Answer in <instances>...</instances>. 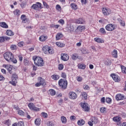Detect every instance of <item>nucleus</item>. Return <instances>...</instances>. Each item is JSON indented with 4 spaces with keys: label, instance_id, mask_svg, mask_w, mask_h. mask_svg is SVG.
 I'll return each mask as SVG.
<instances>
[{
    "label": "nucleus",
    "instance_id": "f257e3e1",
    "mask_svg": "<svg viewBox=\"0 0 126 126\" xmlns=\"http://www.w3.org/2000/svg\"><path fill=\"white\" fill-rule=\"evenodd\" d=\"M3 57L4 59H5V60L9 63L12 62V63H17V60L14 58V55H13L12 53L10 52H6L4 53Z\"/></svg>",
    "mask_w": 126,
    "mask_h": 126
},
{
    "label": "nucleus",
    "instance_id": "f03ea898",
    "mask_svg": "<svg viewBox=\"0 0 126 126\" xmlns=\"http://www.w3.org/2000/svg\"><path fill=\"white\" fill-rule=\"evenodd\" d=\"M32 60L34 62V64L37 66H43L44 65V60L41 57L33 56Z\"/></svg>",
    "mask_w": 126,
    "mask_h": 126
},
{
    "label": "nucleus",
    "instance_id": "7ed1b4c3",
    "mask_svg": "<svg viewBox=\"0 0 126 126\" xmlns=\"http://www.w3.org/2000/svg\"><path fill=\"white\" fill-rule=\"evenodd\" d=\"M43 52L46 55H48V54L50 55H53V54H54L55 52L54 51V48L51 47H49L48 45H46L43 47Z\"/></svg>",
    "mask_w": 126,
    "mask_h": 126
},
{
    "label": "nucleus",
    "instance_id": "20e7f679",
    "mask_svg": "<svg viewBox=\"0 0 126 126\" xmlns=\"http://www.w3.org/2000/svg\"><path fill=\"white\" fill-rule=\"evenodd\" d=\"M59 85L62 89L64 90L67 88V81L63 79H61L59 81Z\"/></svg>",
    "mask_w": 126,
    "mask_h": 126
},
{
    "label": "nucleus",
    "instance_id": "39448f33",
    "mask_svg": "<svg viewBox=\"0 0 126 126\" xmlns=\"http://www.w3.org/2000/svg\"><path fill=\"white\" fill-rule=\"evenodd\" d=\"M38 82L35 84V87H39L41 85L42 86H45L47 85V83H46V80L41 77H38L37 78Z\"/></svg>",
    "mask_w": 126,
    "mask_h": 126
},
{
    "label": "nucleus",
    "instance_id": "423d86ee",
    "mask_svg": "<svg viewBox=\"0 0 126 126\" xmlns=\"http://www.w3.org/2000/svg\"><path fill=\"white\" fill-rule=\"evenodd\" d=\"M31 8L34 9V10H37L39 11V10L43 8V6H42V4L41 3L37 2L35 4H32L31 6Z\"/></svg>",
    "mask_w": 126,
    "mask_h": 126
},
{
    "label": "nucleus",
    "instance_id": "0eeeda50",
    "mask_svg": "<svg viewBox=\"0 0 126 126\" xmlns=\"http://www.w3.org/2000/svg\"><path fill=\"white\" fill-rule=\"evenodd\" d=\"M28 107L32 111H34L35 112H39L40 108L36 107L34 103L31 102L28 104Z\"/></svg>",
    "mask_w": 126,
    "mask_h": 126
},
{
    "label": "nucleus",
    "instance_id": "6e6552de",
    "mask_svg": "<svg viewBox=\"0 0 126 126\" xmlns=\"http://www.w3.org/2000/svg\"><path fill=\"white\" fill-rule=\"evenodd\" d=\"M85 26L80 25L77 27L75 32L77 34H80L82 31H84L85 30Z\"/></svg>",
    "mask_w": 126,
    "mask_h": 126
},
{
    "label": "nucleus",
    "instance_id": "1a4fd4ad",
    "mask_svg": "<svg viewBox=\"0 0 126 126\" xmlns=\"http://www.w3.org/2000/svg\"><path fill=\"white\" fill-rule=\"evenodd\" d=\"M68 96L71 100H75L77 98V94L74 92H70L68 93Z\"/></svg>",
    "mask_w": 126,
    "mask_h": 126
},
{
    "label": "nucleus",
    "instance_id": "9d476101",
    "mask_svg": "<svg viewBox=\"0 0 126 126\" xmlns=\"http://www.w3.org/2000/svg\"><path fill=\"white\" fill-rule=\"evenodd\" d=\"M80 104L81 105V107L83 108L85 112H88V111L90 110V108H89V107H88V104L86 103L81 102Z\"/></svg>",
    "mask_w": 126,
    "mask_h": 126
},
{
    "label": "nucleus",
    "instance_id": "9b49d317",
    "mask_svg": "<svg viewBox=\"0 0 126 126\" xmlns=\"http://www.w3.org/2000/svg\"><path fill=\"white\" fill-rule=\"evenodd\" d=\"M105 29L107 31H109L110 32H112V31H114V30H115V26H114V25H113L112 24H108L105 27Z\"/></svg>",
    "mask_w": 126,
    "mask_h": 126
},
{
    "label": "nucleus",
    "instance_id": "f8f14e48",
    "mask_svg": "<svg viewBox=\"0 0 126 126\" xmlns=\"http://www.w3.org/2000/svg\"><path fill=\"white\" fill-rule=\"evenodd\" d=\"M69 59V56L67 54H61V60L64 62H66Z\"/></svg>",
    "mask_w": 126,
    "mask_h": 126
},
{
    "label": "nucleus",
    "instance_id": "ddd939ff",
    "mask_svg": "<svg viewBox=\"0 0 126 126\" xmlns=\"http://www.w3.org/2000/svg\"><path fill=\"white\" fill-rule=\"evenodd\" d=\"M85 20L82 18H80L75 20V23L76 24H85Z\"/></svg>",
    "mask_w": 126,
    "mask_h": 126
},
{
    "label": "nucleus",
    "instance_id": "4468645a",
    "mask_svg": "<svg viewBox=\"0 0 126 126\" xmlns=\"http://www.w3.org/2000/svg\"><path fill=\"white\" fill-rule=\"evenodd\" d=\"M9 40H10V37L8 36H3L0 37V43H4L5 41H7V42H8Z\"/></svg>",
    "mask_w": 126,
    "mask_h": 126
},
{
    "label": "nucleus",
    "instance_id": "2eb2a0df",
    "mask_svg": "<svg viewBox=\"0 0 126 126\" xmlns=\"http://www.w3.org/2000/svg\"><path fill=\"white\" fill-rule=\"evenodd\" d=\"M102 13L104 15H109V14L111 13V9H110L109 8H103Z\"/></svg>",
    "mask_w": 126,
    "mask_h": 126
},
{
    "label": "nucleus",
    "instance_id": "dca6fc26",
    "mask_svg": "<svg viewBox=\"0 0 126 126\" xmlns=\"http://www.w3.org/2000/svg\"><path fill=\"white\" fill-rule=\"evenodd\" d=\"M115 98L117 101H120L121 100H125V95L119 94L116 95Z\"/></svg>",
    "mask_w": 126,
    "mask_h": 126
},
{
    "label": "nucleus",
    "instance_id": "f3484780",
    "mask_svg": "<svg viewBox=\"0 0 126 126\" xmlns=\"http://www.w3.org/2000/svg\"><path fill=\"white\" fill-rule=\"evenodd\" d=\"M88 95L87 93L85 92H83L81 93V94L80 95V97H82V98L83 100H87L88 98Z\"/></svg>",
    "mask_w": 126,
    "mask_h": 126
},
{
    "label": "nucleus",
    "instance_id": "a211bd4d",
    "mask_svg": "<svg viewBox=\"0 0 126 126\" xmlns=\"http://www.w3.org/2000/svg\"><path fill=\"white\" fill-rule=\"evenodd\" d=\"M111 76L113 79L115 80V82H118L119 81V76H118V75L116 74H111Z\"/></svg>",
    "mask_w": 126,
    "mask_h": 126
},
{
    "label": "nucleus",
    "instance_id": "6ab92c4d",
    "mask_svg": "<svg viewBox=\"0 0 126 126\" xmlns=\"http://www.w3.org/2000/svg\"><path fill=\"white\" fill-rule=\"evenodd\" d=\"M78 67L79 69H85L86 68V65L81 63L78 64Z\"/></svg>",
    "mask_w": 126,
    "mask_h": 126
},
{
    "label": "nucleus",
    "instance_id": "aec40b11",
    "mask_svg": "<svg viewBox=\"0 0 126 126\" xmlns=\"http://www.w3.org/2000/svg\"><path fill=\"white\" fill-rule=\"evenodd\" d=\"M63 33H62V32H59L56 35V39L57 40H61V39H62V38H63Z\"/></svg>",
    "mask_w": 126,
    "mask_h": 126
},
{
    "label": "nucleus",
    "instance_id": "412c9836",
    "mask_svg": "<svg viewBox=\"0 0 126 126\" xmlns=\"http://www.w3.org/2000/svg\"><path fill=\"white\" fill-rule=\"evenodd\" d=\"M70 6L73 10H76L78 8V6H77V4L74 3H71Z\"/></svg>",
    "mask_w": 126,
    "mask_h": 126
},
{
    "label": "nucleus",
    "instance_id": "4be33fe9",
    "mask_svg": "<svg viewBox=\"0 0 126 126\" xmlns=\"http://www.w3.org/2000/svg\"><path fill=\"white\" fill-rule=\"evenodd\" d=\"M21 18L22 20V23H26L28 22V20L26 18V15H22L21 17Z\"/></svg>",
    "mask_w": 126,
    "mask_h": 126
},
{
    "label": "nucleus",
    "instance_id": "5701e85b",
    "mask_svg": "<svg viewBox=\"0 0 126 126\" xmlns=\"http://www.w3.org/2000/svg\"><path fill=\"white\" fill-rule=\"evenodd\" d=\"M91 121L94 125H96V124H97L98 122H99V121L98 120V118L95 117H92Z\"/></svg>",
    "mask_w": 126,
    "mask_h": 126
},
{
    "label": "nucleus",
    "instance_id": "b1692460",
    "mask_svg": "<svg viewBox=\"0 0 126 126\" xmlns=\"http://www.w3.org/2000/svg\"><path fill=\"white\" fill-rule=\"evenodd\" d=\"M112 56L113 58L117 59V58H118V51H117L116 49H114L112 52Z\"/></svg>",
    "mask_w": 126,
    "mask_h": 126
},
{
    "label": "nucleus",
    "instance_id": "393cba45",
    "mask_svg": "<svg viewBox=\"0 0 126 126\" xmlns=\"http://www.w3.org/2000/svg\"><path fill=\"white\" fill-rule=\"evenodd\" d=\"M6 34L7 35V36H12L14 35V32L11 30H7L6 32Z\"/></svg>",
    "mask_w": 126,
    "mask_h": 126
},
{
    "label": "nucleus",
    "instance_id": "a878e982",
    "mask_svg": "<svg viewBox=\"0 0 126 126\" xmlns=\"http://www.w3.org/2000/svg\"><path fill=\"white\" fill-rule=\"evenodd\" d=\"M67 29L68 32H73L74 31V27L71 25H69Z\"/></svg>",
    "mask_w": 126,
    "mask_h": 126
},
{
    "label": "nucleus",
    "instance_id": "bb28decb",
    "mask_svg": "<svg viewBox=\"0 0 126 126\" xmlns=\"http://www.w3.org/2000/svg\"><path fill=\"white\" fill-rule=\"evenodd\" d=\"M48 39V36L41 35L39 37V40L41 42H44V41H46Z\"/></svg>",
    "mask_w": 126,
    "mask_h": 126
},
{
    "label": "nucleus",
    "instance_id": "cd10ccee",
    "mask_svg": "<svg viewBox=\"0 0 126 126\" xmlns=\"http://www.w3.org/2000/svg\"><path fill=\"white\" fill-rule=\"evenodd\" d=\"M94 40L95 42H96V43H104V40L101 38L96 37L94 38Z\"/></svg>",
    "mask_w": 126,
    "mask_h": 126
},
{
    "label": "nucleus",
    "instance_id": "c85d7f7f",
    "mask_svg": "<svg viewBox=\"0 0 126 126\" xmlns=\"http://www.w3.org/2000/svg\"><path fill=\"white\" fill-rule=\"evenodd\" d=\"M51 78L53 80H58L60 78V75L54 74L51 76Z\"/></svg>",
    "mask_w": 126,
    "mask_h": 126
},
{
    "label": "nucleus",
    "instance_id": "c756f323",
    "mask_svg": "<svg viewBox=\"0 0 126 126\" xmlns=\"http://www.w3.org/2000/svg\"><path fill=\"white\" fill-rule=\"evenodd\" d=\"M0 26L2 27V28H8V25H7V24H6V23L5 22L0 23Z\"/></svg>",
    "mask_w": 126,
    "mask_h": 126
},
{
    "label": "nucleus",
    "instance_id": "7c9ffc66",
    "mask_svg": "<svg viewBox=\"0 0 126 126\" xmlns=\"http://www.w3.org/2000/svg\"><path fill=\"white\" fill-rule=\"evenodd\" d=\"M34 123L36 126H40L41 125V119L36 118L35 120Z\"/></svg>",
    "mask_w": 126,
    "mask_h": 126
},
{
    "label": "nucleus",
    "instance_id": "2f4dec72",
    "mask_svg": "<svg viewBox=\"0 0 126 126\" xmlns=\"http://www.w3.org/2000/svg\"><path fill=\"white\" fill-rule=\"evenodd\" d=\"M118 21L121 26H123V27H125L126 26V22L122 20L121 19H118Z\"/></svg>",
    "mask_w": 126,
    "mask_h": 126
},
{
    "label": "nucleus",
    "instance_id": "473e14b6",
    "mask_svg": "<svg viewBox=\"0 0 126 126\" xmlns=\"http://www.w3.org/2000/svg\"><path fill=\"white\" fill-rule=\"evenodd\" d=\"M85 124V121L83 119H81L78 121V125L79 126H83Z\"/></svg>",
    "mask_w": 126,
    "mask_h": 126
},
{
    "label": "nucleus",
    "instance_id": "72a5a7b5",
    "mask_svg": "<svg viewBox=\"0 0 126 126\" xmlns=\"http://www.w3.org/2000/svg\"><path fill=\"white\" fill-rule=\"evenodd\" d=\"M56 45L58 47H60V48H63L65 45L63 43L57 42H56Z\"/></svg>",
    "mask_w": 126,
    "mask_h": 126
},
{
    "label": "nucleus",
    "instance_id": "f704fd0d",
    "mask_svg": "<svg viewBox=\"0 0 126 126\" xmlns=\"http://www.w3.org/2000/svg\"><path fill=\"white\" fill-rule=\"evenodd\" d=\"M113 120L114 122H120L121 121V120H122V118L119 116H116L115 117H114Z\"/></svg>",
    "mask_w": 126,
    "mask_h": 126
},
{
    "label": "nucleus",
    "instance_id": "c9c22d12",
    "mask_svg": "<svg viewBox=\"0 0 126 126\" xmlns=\"http://www.w3.org/2000/svg\"><path fill=\"white\" fill-rule=\"evenodd\" d=\"M49 92L50 93V94L51 95V96H55V95H56V91L53 89L50 90Z\"/></svg>",
    "mask_w": 126,
    "mask_h": 126
},
{
    "label": "nucleus",
    "instance_id": "e433bc0d",
    "mask_svg": "<svg viewBox=\"0 0 126 126\" xmlns=\"http://www.w3.org/2000/svg\"><path fill=\"white\" fill-rule=\"evenodd\" d=\"M14 14L15 15H16V16H19L20 15V11L18 9H16L14 11Z\"/></svg>",
    "mask_w": 126,
    "mask_h": 126
},
{
    "label": "nucleus",
    "instance_id": "4c0bfd02",
    "mask_svg": "<svg viewBox=\"0 0 126 126\" xmlns=\"http://www.w3.org/2000/svg\"><path fill=\"white\" fill-rule=\"evenodd\" d=\"M71 58H72V60H73L74 61L78 58V55L76 53L73 54L72 55Z\"/></svg>",
    "mask_w": 126,
    "mask_h": 126
},
{
    "label": "nucleus",
    "instance_id": "58836bf2",
    "mask_svg": "<svg viewBox=\"0 0 126 126\" xmlns=\"http://www.w3.org/2000/svg\"><path fill=\"white\" fill-rule=\"evenodd\" d=\"M41 116L42 118H44V119H47V118H48V114L45 112H42Z\"/></svg>",
    "mask_w": 126,
    "mask_h": 126
},
{
    "label": "nucleus",
    "instance_id": "ea45409f",
    "mask_svg": "<svg viewBox=\"0 0 126 126\" xmlns=\"http://www.w3.org/2000/svg\"><path fill=\"white\" fill-rule=\"evenodd\" d=\"M99 32L103 34V35H106V31L105 30V29L104 28H101L99 30Z\"/></svg>",
    "mask_w": 126,
    "mask_h": 126
},
{
    "label": "nucleus",
    "instance_id": "a19ab883",
    "mask_svg": "<svg viewBox=\"0 0 126 126\" xmlns=\"http://www.w3.org/2000/svg\"><path fill=\"white\" fill-rule=\"evenodd\" d=\"M61 120H62V123H63L64 124H66L67 120H66V118H65V117H64V116L61 117Z\"/></svg>",
    "mask_w": 126,
    "mask_h": 126
},
{
    "label": "nucleus",
    "instance_id": "79ce46f5",
    "mask_svg": "<svg viewBox=\"0 0 126 126\" xmlns=\"http://www.w3.org/2000/svg\"><path fill=\"white\" fill-rule=\"evenodd\" d=\"M11 49L13 51L17 50V46L16 45H11L10 46Z\"/></svg>",
    "mask_w": 126,
    "mask_h": 126
},
{
    "label": "nucleus",
    "instance_id": "37998d69",
    "mask_svg": "<svg viewBox=\"0 0 126 126\" xmlns=\"http://www.w3.org/2000/svg\"><path fill=\"white\" fill-rule=\"evenodd\" d=\"M12 85H13V86H16V84L17 83V81L16 79H12V82H11Z\"/></svg>",
    "mask_w": 126,
    "mask_h": 126
},
{
    "label": "nucleus",
    "instance_id": "c03bdc74",
    "mask_svg": "<svg viewBox=\"0 0 126 126\" xmlns=\"http://www.w3.org/2000/svg\"><path fill=\"white\" fill-rule=\"evenodd\" d=\"M48 126H55V123L53 121H49L47 124Z\"/></svg>",
    "mask_w": 126,
    "mask_h": 126
},
{
    "label": "nucleus",
    "instance_id": "a18cd8bd",
    "mask_svg": "<svg viewBox=\"0 0 126 126\" xmlns=\"http://www.w3.org/2000/svg\"><path fill=\"white\" fill-rule=\"evenodd\" d=\"M121 69L123 73H126V67L125 66H121Z\"/></svg>",
    "mask_w": 126,
    "mask_h": 126
},
{
    "label": "nucleus",
    "instance_id": "49530a36",
    "mask_svg": "<svg viewBox=\"0 0 126 126\" xmlns=\"http://www.w3.org/2000/svg\"><path fill=\"white\" fill-rule=\"evenodd\" d=\"M56 8L58 11H62V7H61V5H60L59 4H57L56 5Z\"/></svg>",
    "mask_w": 126,
    "mask_h": 126
},
{
    "label": "nucleus",
    "instance_id": "de8ad7c7",
    "mask_svg": "<svg viewBox=\"0 0 126 126\" xmlns=\"http://www.w3.org/2000/svg\"><path fill=\"white\" fill-rule=\"evenodd\" d=\"M18 78V76L17 75V74H16V73H14L12 74V79H17Z\"/></svg>",
    "mask_w": 126,
    "mask_h": 126
},
{
    "label": "nucleus",
    "instance_id": "09e8293b",
    "mask_svg": "<svg viewBox=\"0 0 126 126\" xmlns=\"http://www.w3.org/2000/svg\"><path fill=\"white\" fill-rule=\"evenodd\" d=\"M18 47H20V48H22V47H23L24 46V42L23 41H20L18 43Z\"/></svg>",
    "mask_w": 126,
    "mask_h": 126
},
{
    "label": "nucleus",
    "instance_id": "8fccbe9b",
    "mask_svg": "<svg viewBox=\"0 0 126 126\" xmlns=\"http://www.w3.org/2000/svg\"><path fill=\"white\" fill-rule=\"evenodd\" d=\"M24 63L25 65H28L29 64V61L26 59H24Z\"/></svg>",
    "mask_w": 126,
    "mask_h": 126
},
{
    "label": "nucleus",
    "instance_id": "3c124183",
    "mask_svg": "<svg viewBox=\"0 0 126 126\" xmlns=\"http://www.w3.org/2000/svg\"><path fill=\"white\" fill-rule=\"evenodd\" d=\"M106 103H108L109 104H110V103H112V99H111V98L110 97H106Z\"/></svg>",
    "mask_w": 126,
    "mask_h": 126
},
{
    "label": "nucleus",
    "instance_id": "603ef678",
    "mask_svg": "<svg viewBox=\"0 0 126 126\" xmlns=\"http://www.w3.org/2000/svg\"><path fill=\"white\" fill-rule=\"evenodd\" d=\"M81 51L82 54H84L85 55L87 54V50L85 48H83L81 50Z\"/></svg>",
    "mask_w": 126,
    "mask_h": 126
},
{
    "label": "nucleus",
    "instance_id": "864d4df0",
    "mask_svg": "<svg viewBox=\"0 0 126 126\" xmlns=\"http://www.w3.org/2000/svg\"><path fill=\"white\" fill-rule=\"evenodd\" d=\"M82 79H82V77H81V76H77V77H76V80L79 82H81V81H82Z\"/></svg>",
    "mask_w": 126,
    "mask_h": 126
},
{
    "label": "nucleus",
    "instance_id": "5fc2aeb1",
    "mask_svg": "<svg viewBox=\"0 0 126 126\" xmlns=\"http://www.w3.org/2000/svg\"><path fill=\"white\" fill-rule=\"evenodd\" d=\"M18 114L20 116H24V112L22 110H19L18 111Z\"/></svg>",
    "mask_w": 126,
    "mask_h": 126
},
{
    "label": "nucleus",
    "instance_id": "6e6d98bb",
    "mask_svg": "<svg viewBox=\"0 0 126 126\" xmlns=\"http://www.w3.org/2000/svg\"><path fill=\"white\" fill-rule=\"evenodd\" d=\"M61 77L64 78V79H66V74L64 72H62Z\"/></svg>",
    "mask_w": 126,
    "mask_h": 126
},
{
    "label": "nucleus",
    "instance_id": "4d7b16f0",
    "mask_svg": "<svg viewBox=\"0 0 126 126\" xmlns=\"http://www.w3.org/2000/svg\"><path fill=\"white\" fill-rule=\"evenodd\" d=\"M58 68L59 70H63V64H60Z\"/></svg>",
    "mask_w": 126,
    "mask_h": 126
},
{
    "label": "nucleus",
    "instance_id": "13d9d810",
    "mask_svg": "<svg viewBox=\"0 0 126 126\" xmlns=\"http://www.w3.org/2000/svg\"><path fill=\"white\" fill-rule=\"evenodd\" d=\"M83 88L85 90H89V89H90V88H89V86H88L87 85H84L83 86Z\"/></svg>",
    "mask_w": 126,
    "mask_h": 126
},
{
    "label": "nucleus",
    "instance_id": "bf43d9fd",
    "mask_svg": "<svg viewBox=\"0 0 126 126\" xmlns=\"http://www.w3.org/2000/svg\"><path fill=\"white\" fill-rule=\"evenodd\" d=\"M100 111L101 113H105L106 112V108L105 107H101L100 108Z\"/></svg>",
    "mask_w": 126,
    "mask_h": 126
},
{
    "label": "nucleus",
    "instance_id": "052dcab7",
    "mask_svg": "<svg viewBox=\"0 0 126 126\" xmlns=\"http://www.w3.org/2000/svg\"><path fill=\"white\" fill-rule=\"evenodd\" d=\"M18 58H19L20 62H22V61H23V57H22V55H19Z\"/></svg>",
    "mask_w": 126,
    "mask_h": 126
},
{
    "label": "nucleus",
    "instance_id": "680f3d73",
    "mask_svg": "<svg viewBox=\"0 0 126 126\" xmlns=\"http://www.w3.org/2000/svg\"><path fill=\"white\" fill-rule=\"evenodd\" d=\"M18 126H24V122H20L18 123Z\"/></svg>",
    "mask_w": 126,
    "mask_h": 126
},
{
    "label": "nucleus",
    "instance_id": "e2e57ef3",
    "mask_svg": "<svg viewBox=\"0 0 126 126\" xmlns=\"http://www.w3.org/2000/svg\"><path fill=\"white\" fill-rule=\"evenodd\" d=\"M43 2L44 7H45L46 8H49V6L48 5V4L45 1H43Z\"/></svg>",
    "mask_w": 126,
    "mask_h": 126
},
{
    "label": "nucleus",
    "instance_id": "0e129e2a",
    "mask_svg": "<svg viewBox=\"0 0 126 126\" xmlns=\"http://www.w3.org/2000/svg\"><path fill=\"white\" fill-rule=\"evenodd\" d=\"M58 22L59 23H61V24H62V25H63V24H64V20H63V19H61Z\"/></svg>",
    "mask_w": 126,
    "mask_h": 126
},
{
    "label": "nucleus",
    "instance_id": "69168bd1",
    "mask_svg": "<svg viewBox=\"0 0 126 126\" xmlns=\"http://www.w3.org/2000/svg\"><path fill=\"white\" fill-rule=\"evenodd\" d=\"M4 123V124L7 125V126H9V125H10L9 123V120H5Z\"/></svg>",
    "mask_w": 126,
    "mask_h": 126
},
{
    "label": "nucleus",
    "instance_id": "338daca9",
    "mask_svg": "<svg viewBox=\"0 0 126 126\" xmlns=\"http://www.w3.org/2000/svg\"><path fill=\"white\" fill-rule=\"evenodd\" d=\"M105 97H102L100 99L101 103H102L103 104L104 103H105Z\"/></svg>",
    "mask_w": 126,
    "mask_h": 126
},
{
    "label": "nucleus",
    "instance_id": "774afa93",
    "mask_svg": "<svg viewBox=\"0 0 126 126\" xmlns=\"http://www.w3.org/2000/svg\"><path fill=\"white\" fill-rule=\"evenodd\" d=\"M20 5L21 6V7L22 8H24V6L25 5H26V3H24V2H22L21 4H20Z\"/></svg>",
    "mask_w": 126,
    "mask_h": 126
}]
</instances>
